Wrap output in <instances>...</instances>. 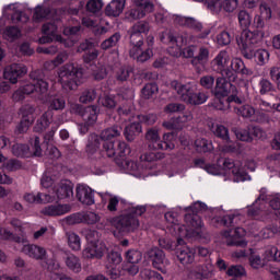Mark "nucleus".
Segmentation results:
<instances>
[{"instance_id": "61", "label": "nucleus", "mask_w": 280, "mask_h": 280, "mask_svg": "<svg viewBox=\"0 0 280 280\" xmlns=\"http://www.w3.org/2000/svg\"><path fill=\"white\" fill-rule=\"evenodd\" d=\"M126 259L129 264H139L143 259V254L137 249H130L126 254Z\"/></svg>"}, {"instance_id": "1", "label": "nucleus", "mask_w": 280, "mask_h": 280, "mask_svg": "<svg viewBox=\"0 0 280 280\" xmlns=\"http://www.w3.org/2000/svg\"><path fill=\"white\" fill-rule=\"evenodd\" d=\"M161 43H165L166 45H175V47H172L168 51L171 56H174L175 58H178L179 56H184V58H191L190 65L195 67L197 73H200L202 71V67L209 62V48L201 46L196 47L195 45L187 46L183 50H180V47L184 45V43H187V39L183 36H176L172 32H163L160 36ZM196 51L198 54L195 56Z\"/></svg>"}, {"instance_id": "10", "label": "nucleus", "mask_w": 280, "mask_h": 280, "mask_svg": "<svg viewBox=\"0 0 280 280\" xmlns=\"http://www.w3.org/2000/svg\"><path fill=\"white\" fill-rule=\"evenodd\" d=\"M171 89H173V91H176L182 102H185V104H189L191 102L194 91H196V83L195 82L182 83V82H178V80H173L171 82Z\"/></svg>"}, {"instance_id": "27", "label": "nucleus", "mask_w": 280, "mask_h": 280, "mask_svg": "<svg viewBox=\"0 0 280 280\" xmlns=\"http://www.w3.org/2000/svg\"><path fill=\"white\" fill-rule=\"evenodd\" d=\"M126 8V0H113L105 9V14L107 16L117 18Z\"/></svg>"}, {"instance_id": "58", "label": "nucleus", "mask_w": 280, "mask_h": 280, "mask_svg": "<svg viewBox=\"0 0 280 280\" xmlns=\"http://www.w3.org/2000/svg\"><path fill=\"white\" fill-rule=\"evenodd\" d=\"M3 36L5 40H10L12 43V40H16V38L21 37V30L16 26H9L4 31Z\"/></svg>"}, {"instance_id": "26", "label": "nucleus", "mask_w": 280, "mask_h": 280, "mask_svg": "<svg viewBox=\"0 0 280 280\" xmlns=\"http://www.w3.org/2000/svg\"><path fill=\"white\" fill-rule=\"evenodd\" d=\"M83 259H102L104 257V249L96 244H91L82 252Z\"/></svg>"}, {"instance_id": "52", "label": "nucleus", "mask_w": 280, "mask_h": 280, "mask_svg": "<svg viewBox=\"0 0 280 280\" xmlns=\"http://www.w3.org/2000/svg\"><path fill=\"white\" fill-rule=\"evenodd\" d=\"M66 235L71 250H80L82 248L80 236L75 232H67Z\"/></svg>"}, {"instance_id": "51", "label": "nucleus", "mask_w": 280, "mask_h": 280, "mask_svg": "<svg viewBox=\"0 0 280 280\" xmlns=\"http://www.w3.org/2000/svg\"><path fill=\"white\" fill-rule=\"evenodd\" d=\"M141 93L144 100H152L159 93V85L156 83H148L142 88Z\"/></svg>"}, {"instance_id": "3", "label": "nucleus", "mask_w": 280, "mask_h": 280, "mask_svg": "<svg viewBox=\"0 0 280 280\" xmlns=\"http://www.w3.org/2000/svg\"><path fill=\"white\" fill-rule=\"evenodd\" d=\"M84 72L82 68L75 63H66L58 71V82L66 93L77 91L82 83Z\"/></svg>"}, {"instance_id": "57", "label": "nucleus", "mask_w": 280, "mask_h": 280, "mask_svg": "<svg viewBox=\"0 0 280 280\" xmlns=\"http://www.w3.org/2000/svg\"><path fill=\"white\" fill-rule=\"evenodd\" d=\"M121 167L127 174H132L133 176L139 172V164L131 160H124L121 162Z\"/></svg>"}, {"instance_id": "11", "label": "nucleus", "mask_w": 280, "mask_h": 280, "mask_svg": "<svg viewBox=\"0 0 280 280\" xmlns=\"http://www.w3.org/2000/svg\"><path fill=\"white\" fill-rule=\"evenodd\" d=\"M103 152L108 156V159H113L115 156H119V159H124L127 154H130V147L124 141L118 142H105L103 144Z\"/></svg>"}, {"instance_id": "55", "label": "nucleus", "mask_w": 280, "mask_h": 280, "mask_svg": "<svg viewBox=\"0 0 280 280\" xmlns=\"http://www.w3.org/2000/svg\"><path fill=\"white\" fill-rule=\"evenodd\" d=\"M130 73H132V68L121 66L116 70V80H118V82H126L128 78H130Z\"/></svg>"}, {"instance_id": "47", "label": "nucleus", "mask_w": 280, "mask_h": 280, "mask_svg": "<svg viewBox=\"0 0 280 280\" xmlns=\"http://www.w3.org/2000/svg\"><path fill=\"white\" fill-rule=\"evenodd\" d=\"M66 266L69 268V270H72V272H80L82 270L80 258H78L75 255H69L66 257Z\"/></svg>"}, {"instance_id": "40", "label": "nucleus", "mask_w": 280, "mask_h": 280, "mask_svg": "<svg viewBox=\"0 0 280 280\" xmlns=\"http://www.w3.org/2000/svg\"><path fill=\"white\" fill-rule=\"evenodd\" d=\"M102 221V217L93 211L81 212V224H97Z\"/></svg>"}, {"instance_id": "59", "label": "nucleus", "mask_w": 280, "mask_h": 280, "mask_svg": "<svg viewBox=\"0 0 280 280\" xmlns=\"http://www.w3.org/2000/svg\"><path fill=\"white\" fill-rule=\"evenodd\" d=\"M67 103L65 102V98L52 96L49 101V108L50 110H65V106Z\"/></svg>"}, {"instance_id": "64", "label": "nucleus", "mask_w": 280, "mask_h": 280, "mask_svg": "<svg viewBox=\"0 0 280 280\" xmlns=\"http://www.w3.org/2000/svg\"><path fill=\"white\" fill-rule=\"evenodd\" d=\"M237 114L244 117L245 119H250L255 116V109L250 105H243L237 108Z\"/></svg>"}, {"instance_id": "20", "label": "nucleus", "mask_w": 280, "mask_h": 280, "mask_svg": "<svg viewBox=\"0 0 280 280\" xmlns=\"http://www.w3.org/2000/svg\"><path fill=\"white\" fill-rule=\"evenodd\" d=\"M30 78L37 86H39V95L43 96L45 93H49V83L45 80L43 70H33L30 73Z\"/></svg>"}, {"instance_id": "4", "label": "nucleus", "mask_w": 280, "mask_h": 280, "mask_svg": "<svg viewBox=\"0 0 280 280\" xmlns=\"http://www.w3.org/2000/svg\"><path fill=\"white\" fill-rule=\"evenodd\" d=\"M264 31L244 30L237 39V45L241 47V52L247 60H253V51L264 40Z\"/></svg>"}, {"instance_id": "33", "label": "nucleus", "mask_w": 280, "mask_h": 280, "mask_svg": "<svg viewBox=\"0 0 280 280\" xmlns=\"http://www.w3.org/2000/svg\"><path fill=\"white\" fill-rule=\"evenodd\" d=\"M143 128L141 127V124L139 122H132L129 126H127L124 130L125 139L128 141H135L139 135H141Z\"/></svg>"}, {"instance_id": "50", "label": "nucleus", "mask_w": 280, "mask_h": 280, "mask_svg": "<svg viewBox=\"0 0 280 280\" xmlns=\"http://www.w3.org/2000/svg\"><path fill=\"white\" fill-rule=\"evenodd\" d=\"M232 131L234 132L238 141H246L247 143L253 142V136L250 135V127H248L247 129L233 128Z\"/></svg>"}, {"instance_id": "36", "label": "nucleus", "mask_w": 280, "mask_h": 280, "mask_svg": "<svg viewBox=\"0 0 280 280\" xmlns=\"http://www.w3.org/2000/svg\"><path fill=\"white\" fill-rule=\"evenodd\" d=\"M102 138L95 133H92L89 138L86 148H85V152L86 154H89V156H93V154H95V152H97V150H100V145H101V140Z\"/></svg>"}, {"instance_id": "24", "label": "nucleus", "mask_w": 280, "mask_h": 280, "mask_svg": "<svg viewBox=\"0 0 280 280\" xmlns=\"http://www.w3.org/2000/svg\"><path fill=\"white\" fill-rule=\"evenodd\" d=\"M55 194L58 200H65V198H73V186L70 182L61 180L55 189Z\"/></svg>"}, {"instance_id": "9", "label": "nucleus", "mask_w": 280, "mask_h": 280, "mask_svg": "<svg viewBox=\"0 0 280 280\" xmlns=\"http://www.w3.org/2000/svg\"><path fill=\"white\" fill-rule=\"evenodd\" d=\"M154 12V3L150 1H144V4H136L131 9L125 12L126 21H140V19H145L147 14H152Z\"/></svg>"}, {"instance_id": "35", "label": "nucleus", "mask_w": 280, "mask_h": 280, "mask_svg": "<svg viewBox=\"0 0 280 280\" xmlns=\"http://www.w3.org/2000/svg\"><path fill=\"white\" fill-rule=\"evenodd\" d=\"M129 44H130L129 54L130 52L135 54L136 49H141V47H143V35L139 33H135V31L129 30Z\"/></svg>"}, {"instance_id": "34", "label": "nucleus", "mask_w": 280, "mask_h": 280, "mask_svg": "<svg viewBox=\"0 0 280 280\" xmlns=\"http://www.w3.org/2000/svg\"><path fill=\"white\" fill-rule=\"evenodd\" d=\"M231 80L226 81V77H221L215 80V91L223 97H226L231 93Z\"/></svg>"}, {"instance_id": "43", "label": "nucleus", "mask_w": 280, "mask_h": 280, "mask_svg": "<svg viewBox=\"0 0 280 280\" xmlns=\"http://www.w3.org/2000/svg\"><path fill=\"white\" fill-rule=\"evenodd\" d=\"M119 40H121V34L115 33L110 37L102 42L101 49H103L104 51L113 49V47H117Z\"/></svg>"}, {"instance_id": "31", "label": "nucleus", "mask_w": 280, "mask_h": 280, "mask_svg": "<svg viewBox=\"0 0 280 280\" xmlns=\"http://www.w3.org/2000/svg\"><path fill=\"white\" fill-rule=\"evenodd\" d=\"M122 131H124V128H121L120 125H114L112 127L104 129L101 132L100 138L103 141H110V139H117V137H121Z\"/></svg>"}, {"instance_id": "5", "label": "nucleus", "mask_w": 280, "mask_h": 280, "mask_svg": "<svg viewBox=\"0 0 280 280\" xmlns=\"http://www.w3.org/2000/svg\"><path fill=\"white\" fill-rule=\"evenodd\" d=\"M170 137H172V133H165L163 141H161L159 129L153 127L147 130L144 139L149 143V148H153V150H174L176 145L170 142Z\"/></svg>"}, {"instance_id": "8", "label": "nucleus", "mask_w": 280, "mask_h": 280, "mask_svg": "<svg viewBox=\"0 0 280 280\" xmlns=\"http://www.w3.org/2000/svg\"><path fill=\"white\" fill-rule=\"evenodd\" d=\"M71 110L74 115H79L88 126H95L97 124V106L84 107L80 104H73Z\"/></svg>"}, {"instance_id": "62", "label": "nucleus", "mask_w": 280, "mask_h": 280, "mask_svg": "<svg viewBox=\"0 0 280 280\" xmlns=\"http://www.w3.org/2000/svg\"><path fill=\"white\" fill-rule=\"evenodd\" d=\"M231 40H233V36L229 31H223L217 35V43L221 45V47H226V45H231Z\"/></svg>"}, {"instance_id": "7", "label": "nucleus", "mask_w": 280, "mask_h": 280, "mask_svg": "<svg viewBox=\"0 0 280 280\" xmlns=\"http://www.w3.org/2000/svg\"><path fill=\"white\" fill-rule=\"evenodd\" d=\"M12 152L14 156H27V154H33L34 156H43V149L40 148V138L35 136L31 139V147L27 144H14L12 147Z\"/></svg>"}, {"instance_id": "23", "label": "nucleus", "mask_w": 280, "mask_h": 280, "mask_svg": "<svg viewBox=\"0 0 280 280\" xmlns=\"http://www.w3.org/2000/svg\"><path fill=\"white\" fill-rule=\"evenodd\" d=\"M208 128L212 135H214V137H218V139H222V141H225L226 143L231 141V137L229 136V128H226L224 125L210 121L208 124Z\"/></svg>"}, {"instance_id": "2", "label": "nucleus", "mask_w": 280, "mask_h": 280, "mask_svg": "<svg viewBox=\"0 0 280 280\" xmlns=\"http://www.w3.org/2000/svg\"><path fill=\"white\" fill-rule=\"evenodd\" d=\"M148 211L145 206H137L130 208L127 212L113 219L112 224L116 228L118 233L126 235L127 233H135L139 229V215H143Z\"/></svg>"}, {"instance_id": "17", "label": "nucleus", "mask_w": 280, "mask_h": 280, "mask_svg": "<svg viewBox=\"0 0 280 280\" xmlns=\"http://www.w3.org/2000/svg\"><path fill=\"white\" fill-rule=\"evenodd\" d=\"M75 191L79 202L86 205L88 207L95 205V195L91 187L86 185H78Z\"/></svg>"}, {"instance_id": "13", "label": "nucleus", "mask_w": 280, "mask_h": 280, "mask_svg": "<svg viewBox=\"0 0 280 280\" xmlns=\"http://www.w3.org/2000/svg\"><path fill=\"white\" fill-rule=\"evenodd\" d=\"M266 195H260L255 202L247 208V215L252 220H262L266 215Z\"/></svg>"}, {"instance_id": "16", "label": "nucleus", "mask_w": 280, "mask_h": 280, "mask_svg": "<svg viewBox=\"0 0 280 280\" xmlns=\"http://www.w3.org/2000/svg\"><path fill=\"white\" fill-rule=\"evenodd\" d=\"M21 252L31 259H35L36 261H43L47 259V249L35 244H25Z\"/></svg>"}, {"instance_id": "46", "label": "nucleus", "mask_w": 280, "mask_h": 280, "mask_svg": "<svg viewBox=\"0 0 280 280\" xmlns=\"http://www.w3.org/2000/svg\"><path fill=\"white\" fill-rule=\"evenodd\" d=\"M252 58H255L257 65L264 67L266 62H268V58H270V52L266 49H257L252 50Z\"/></svg>"}, {"instance_id": "29", "label": "nucleus", "mask_w": 280, "mask_h": 280, "mask_svg": "<svg viewBox=\"0 0 280 280\" xmlns=\"http://www.w3.org/2000/svg\"><path fill=\"white\" fill-rule=\"evenodd\" d=\"M230 67V71H233L234 75H237V73H241V75H253V70L246 68V65L240 58L232 59Z\"/></svg>"}, {"instance_id": "37", "label": "nucleus", "mask_w": 280, "mask_h": 280, "mask_svg": "<svg viewBox=\"0 0 280 280\" xmlns=\"http://www.w3.org/2000/svg\"><path fill=\"white\" fill-rule=\"evenodd\" d=\"M165 159V154L161 152H145L140 155V161L144 167H148V163H155V161H161Z\"/></svg>"}, {"instance_id": "60", "label": "nucleus", "mask_w": 280, "mask_h": 280, "mask_svg": "<svg viewBox=\"0 0 280 280\" xmlns=\"http://www.w3.org/2000/svg\"><path fill=\"white\" fill-rule=\"evenodd\" d=\"M34 121L25 118H21L20 122L15 127V135H25L27 130H30V126H32Z\"/></svg>"}, {"instance_id": "44", "label": "nucleus", "mask_w": 280, "mask_h": 280, "mask_svg": "<svg viewBox=\"0 0 280 280\" xmlns=\"http://www.w3.org/2000/svg\"><path fill=\"white\" fill-rule=\"evenodd\" d=\"M197 1L198 3H203L210 12L213 14L220 13L222 10V0H194Z\"/></svg>"}, {"instance_id": "28", "label": "nucleus", "mask_w": 280, "mask_h": 280, "mask_svg": "<svg viewBox=\"0 0 280 280\" xmlns=\"http://www.w3.org/2000/svg\"><path fill=\"white\" fill-rule=\"evenodd\" d=\"M176 23L183 27H188V30H194V32H202V23L194 18L177 16Z\"/></svg>"}, {"instance_id": "25", "label": "nucleus", "mask_w": 280, "mask_h": 280, "mask_svg": "<svg viewBox=\"0 0 280 280\" xmlns=\"http://www.w3.org/2000/svg\"><path fill=\"white\" fill-rule=\"evenodd\" d=\"M21 90L24 91V94L26 95H34L36 100H39V102H47V96L49 95V92H45V94L40 95V86H38L36 83H28L23 86H21Z\"/></svg>"}, {"instance_id": "63", "label": "nucleus", "mask_w": 280, "mask_h": 280, "mask_svg": "<svg viewBox=\"0 0 280 280\" xmlns=\"http://www.w3.org/2000/svg\"><path fill=\"white\" fill-rule=\"evenodd\" d=\"M47 16H49V9L37 7L33 14V21L39 23V21H43V19H47Z\"/></svg>"}, {"instance_id": "42", "label": "nucleus", "mask_w": 280, "mask_h": 280, "mask_svg": "<svg viewBox=\"0 0 280 280\" xmlns=\"http://www.w3.org/2000/svg\"><path fill=\"white\" fill-rule=\"evenodd\" d=\"M185 222L192 230L201 229L202 226V219L196 213H187L185 215Z\"/></svg>"}, {"instance_id": "12", "label": "nucleus", "mask_w": 280, "mask_h": 280, "mask_svg": "<svg viewBox=\"0 0 280 280\" xmlns=\"http://www.w3.org/2000/svg\"><path fill=\"white\" fill-rule=\"evenodd\" d=\"M27 73V67L23 63H12L4 69V80H9L11 84H16L19 82V78L25 75Z\"/></svg>"}, {"instance_id": "53", "label": "nucleus", "mask_w": 280, "mask_h": 280, "mask_svg": "<svg viewBox=\"0 0 280 280\" xmlns=\"http://www.w3.org/2000/svg\"><path fill=\"white\" fill-rule=\"evenodd\" d=\"M130 31L143 36V34L150 32V22L144 20L139 21L131 26Z\"/></svg>"}, {"instance_id": "56", "label": "nucleus", "mask_w": 280, "mask_h": 280, "mask_svg": "<svg viewBox=\"0 0 280 280\" xmlns=\"http://www.w3.org/2000/svg\"><path fill=\"white\" fill-rule=\"evenodd\" d=\"M269 78L273 82L277 91H280V67L272 66L269 68Z\"/></svg>"}, {"instance_id": "21", "label": "nucleus", "mask_w": 280, "mask_h": 280, "mask_svg": "<svg viewBox=\"0 0 280 280\" xmlns=\"http://www.w3.org/2000/svg\"><path fill=\"white\" fill-rule=\"evenodd\" d=\"M42 32L45 36H51L52 38H55V40H57V43H62L65 45V47H71L73 45V43L67 42V39L62 38V36L57 35L56 32H58V26L56 25V23H46L43 25L42 27Z\"/></svg>"}, {"instance_id": "54", "label": "nucleus", "mask_w": 280, "mask_h": 280, "mask_svg": "<svg viewBox=\"0 0 280 280\" xmlns=\"http://www.w3.org/2000/svg\"><path fill=\"white\" fill-rule=\"evenodd\" d=\"M34 113H36V107H34V105L26 104L20 108L22 119H28V121L34 122Z\"/></svg>"}, {"instance_id": "6", "label": "nucleus", "mask_w": 280, "mask_h": 280, "mask_svg": "<svg viewBox=\"0 0 280 280\" xmlns=\"http://www.w3.org/2000/svg\"><path fill=\"white\" fill-rule=\"evenodd\" d=\"M229 52H226V50H221L211 61V67L213 71L221 73V75H223V78H228L230 82H235L237 80V75L229 69Z\"/></svg>"}, {"instance_id": "39", "label": "nucleus", "mask_w": 280, "mask_h": 280, "mask_svg": "<svg viewBox=\"0 0 280 280\" xmlns=\"http://www.w3.org/2000/svg\"><path fill=\"white\" fill-rule=\"evenodd\" d=\"M209 100V92L205 90H199L196 92V90L192 92V96L190 98L191 106H200V104H205Z\"/></svg>"}, {"instance_id": "45", "label": "nucleus", "mask_w": 280, "mask_h": 280, "mask_svg": "<svg viewBox=\"0 0 280 280\" xmlns=\"http://www.w3.org/2000/svg\"><path fill=\"white\" fill-rule=\"evenodd\" d=\"M258 88H259L260 95H268V93H272V91L277 89L275 86V83H272V81L266 78H262L259 80Z\"/></svg>"}, {"instance_id": "14", "label": "nucleus", "mask_w": 280, "mask_h": 280, "mask_svg": "<svg viewBox=\"0 0 280 280\" xmlns=\"http://www.w3.org/2000/svg\"><path fill=\"white\" fill-rule=\"evenodd\" d=\"M148 259L152 261L153 268L156 270H163L165 266H170V260L165 258V252L160 248H152L147 253Z\"/></svg>"}, {"instance_id": "48", "label": "nucleus", "mask_w": 280, "mask_h": 280, "mask_svg": "<svg viewBox=\"0 0 280 280\" xmlns=\"http://www.w3.org/2000/svg\"><path fill=\"white\" fill-rule=\"evenodd\" d=\"M237 19L242 30H248L253 23V18L246 10H241L237 14Z\"/></svg>"}, {"instance_id": "41", "label": "nucleus", "mask_w": 280, "mask_h": 280, "mask_svg": "<svg viewBox=\"0 0 280 280\" xmlns=\"http://www.w3.org/2000/svg\"><path fill=\"white\" fill-rule=\"evenodd\" d=\"M195 148L196 151L199 153H207V152H211V150H213V143H211V141L205 139V138H197L195 140Z\"/></svg>"}, {"instance_id": "15", "label": "nucleus", "mask_w": 280, "mask_h": 280, "mask_svg": "<svg viewBox=\"0 0 280 280\" xmlns=\"http://www.w3.org/2000/svg\"><path fill=\"white\" fill-rule=\"evenodd\" d=\"M240 233H242L241 228H236L234 231H224L222 233L223 243L226 244V246L246 247L248 243L245 240L240 238Z\"/></svg>"}, {"instance_id": "38", "label": "nucleus", "mask_w": 280, "mask_h": 280, "mask_svg": "<svg viewBox=\"0 0 280 280\" xmlns=\"http://www.w3.org/2000/svg\"><path fill=\"white\" fill-rule=\"evenodd\" d=\"M51 113L46 112L44 113L39 119H37V122L34 127L35 132H44V130H47L49 128V125L51 124L50 120Z\"/></svg>"}, {"instance_id": "30", "label": "nucleus", "mask_w": 280, "mask_h": 280, "mask_svg": "<svg viewBox=\"0 0 280 280\" xmlns=\"http://www.w3.org/2000/svg\"><path fill=\"white\" fill-rule=\"evenodd\" d=\"M177 259L183 264V266H189V264H194L196 253L189 247H184L177 250Z\"/></svg>"}, {"instance_id": "18", "label": "nucleus", "mask_w": 280, "mask_h": 280, "mask_svg": "<svg viewBox=\"0 0 280 280\" xmlns=\"http://www.w3.org/2000/svg\"><path fill=\"white\" fill-rule=\"evenodd\" d=\"M218 166L221 167V170H232V174L236 177V180L244 182L248 180V174L240 171V168L235 167V162H233L232 159H219L218 160Z\"/></svg>"}, {"instance_id": "22", "label": "nucleus", "mask_w": 280, "mask_h": 280, "mask_svg": "<svg viewBox=\"0 0 280 280\" xmlns=\"http://www.w3.org/2000/svg\"><path fill=\"white\" fill-rule=\"evenodd\" d=\"M212 226H235L240 224V215L237 214H228L224 217H214L211 219Z\"/></svg>"}, {"instance_id": "32", "label": "nucleus", "mask_w": 280, "mask_h": 280, "mask_svg": "<svg viewBox=\"0 0 280 280\" xmlns=\"http://www.w3.org/2000/svg\"><path fill=\"white\" fill-rule=\"evenodd\" d=\"M130 58H133V60H137V62H148L152 56H154V52L152 51V48H147L143 50V47L138 48L135 50V52H129Z\"/></svg>"}, {"instance_id": "19", "label": "nucleus", "mask_w": 280, "mask_h": 280, "mask_svg": "<svg viewBox=\"0 0 280 280\" xmlns=\"http://www.w3.org/2000/svg\"><path fill=\"white\" fill-rule=\"evenodd\" d=\"M69 211H71V206L69 205H49L40 210V214L48 218H58L69 213Z\"/></svg>"}, {"instance_id": "49", "label": "nucleus", "mask_w": 280, "mask_h": 280, "mask_svg": "<svg viewBox=\"0 0 280 280\" xmlns=\"http://www.w3.org/2000/svg\"><path fill=\"white\" fill-rule=\"evenodd\" d=\"M97 98V91L95 89H85L79 98L81 104H91V102H95Z\"/></svg>"}]
</instances>
